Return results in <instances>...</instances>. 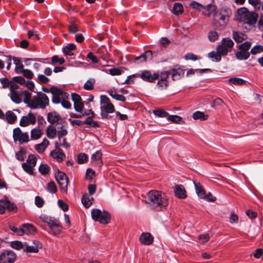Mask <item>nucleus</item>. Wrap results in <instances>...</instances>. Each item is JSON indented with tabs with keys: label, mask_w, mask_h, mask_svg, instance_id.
<instances>
[{
	"label": "nucleus",
	"mask_w": 263,
	"mask_h": 263,
	"mask_svg": "<svg viewBox=\"0 0 263 263\" xmlns=\"http://www.w3.org/2000/svg\"><path fill=\"white\" fill-rule=\"evenodd\" d=\"M209 7L208 16L213 15V26L215 29L223 30L229 21L230 15V10L224 8H221L216 11L217 7L211 4L208 5Z\"/></svg>",
	"instance_id": "obj_1"
},
{
	"label": "nucleus",
	"mask_w": 263,
	"mask_h": 263,
	"mask_svg": "<svg viewBox=\"0 0 263 263\" xmlns=\"http://www.w3.org/2000/svg\"><path fill=\"white\" fill-rule=\"evenodd\" d=\"M146 203L148 206L156 211H163L168 206V200L167 196L160 191L152 190L147 194Z\"/></svg>",
	"instance_id": "obj_2"
},
{
	"label": "nucleus",
	"mask_w": 263,
	"mask_h": 263,
	"mask_svg": "<svg viewBox=\"0 0 263 263\" xmlns=\"http://www.w3.org/2000/svg\"><path fill=\"white\" fill-rule=\"evenodd\" d=\"M237 19L245 24L253 25L256 23L258 15L254 12H250L245 8L238 9L237 11Z\"/></svg>",
	"instance_id": "obj_3"
},
{
	"label": "nucleus",
	"mask_w": 263,
	"mask_h": 263,
	"mask_svg": "<svg viewBox=\"0 0 263 263\" xmlns=\"http://www.w3.org/2000/svg\"><path fill=\"white\" fill-rule=\"evenodd\" d=\"M49 104V99L48 96L42 92H37L36 95L34 96L31 101V108H42L44 109Z\"/></svg>",
	"instance_id": "obj_4"
},
{
	"label": "nucleus",
	"mask_w": 263,
	"mask_h": 263,
	"mask_svg": "<svg viewBox=\"0 0 263 263\" xmlns=\"http://www.w3.org/2000/svg\"><path fill=\"white\" fill-rule=\"evenodd\" d=\"M91 217L95 221L101 224H108L110 221V215L106 211H101L98 209H93L91 212Z\"/></svg>",
	"instance_id": "obj_5"
},
{
	"label": "nucleus",
	"mask_w": 263,
	"mask_h": 263,
	"mask_svg": "<svg viewBox=\"0 0 263 263\" xmlns=\"http://www.w3.org/2000/svg\"><path fill=\"white\" fill-rule=\"evenodd\" d=\"M55 178L60 186L61 192L67 193L69 183V179L67 175L65 173L58 170V172L55 174Z\"/></svg>",
	"instance_id": "obj_6"
},
{
	"label": "nucleus",
	"mask_w": 263,
	"mask_h": 263,
	"mask_svg": "<svg viewBox=\"0 0 263 263\" xmlns=\"http://www.w3.org/2000/svg\"><path fill=\"white\" fill-rule=\"evenodd\" d=\"M36 157L34 155H29L26 162L22 163V166L23 170L29 175H33L34 167L36 164Z\"/></svg>",
	"instance_id": "obj_7"
},
{
	"label": "nucleus",
	"mask_w": 263,
	"mask_h": 263,
	"mask_svg": "<svg viewBox=\"0 0 263 263\" xmlns=\"http://www.w3.org/2000/svg\"><path fill=\"white\" fill-rule=\"evenodd\" d=\"M17 255L12 251L5 250L0 253V263H14Z\"/></svg>",
	"instance_id": "obj_8"
},
{
	"label": "nucleus",
	"mask_w": 263,
	"mask_h": 263,
	"mask_svg": "<svg viewBox=\"0 0 263 263\" xmlns=\"http://www.w3.org/2000/svg\"><path fill=\"white\" fill-rule=\"evenodd\" d=\"M159 71L152 73L151 71L145 70L138 73V77L144 81L149 83H155L156 81L159 78Z\"/></svg>",
	"instance_id": "obj_9"
},
{
	"label": "nucleus",
	"mask_w": 263,
	"mask_h": 263,
	"mask_svg": "<svg viewBox=\"0 0 263 263\" xmlns=\"http://www.w3.org/2000/svg\"><path fill=\"white\" fill-rule=\"evenodd\" d=\"M159 78L158 80L157 86L160 90L166 89L168 86L169 82L168 81L169 72L165 71H159Z\"/></svg>",
	"instance_id": "obj_10"
},
{
	"label": "nucleus",
	"mask_w": 263,
	"mask_h": 263,
	"mask_svg": "<svg viewBox=\"0 0 263 263\" xmlns=\"http://www.w3.org/2000/svg\"><path fill=\"white\" fill-rule=\"evenodd\" d=\"M169 72V75L172 74V79L173 81H177L181 79L184 74V70L181 66L176 64L168 70L165 71Z\"/></svg>",
	"instance_id": "obj_11"
},
{
	"label": "nucleus",
	"mask_w": 263,
	"mask_h": 263,
	"mask_svg": "<svg viewBox=\"0 0 263 263\" xmlns=\"http://www.w3.org/2000/svg\"><path fill=\"white\" fill-rule=\"evenodd\" d=\"M13 138L14 141H18L20 144L29 141V136L27 132L22 133L19 127L13 129Z\"/></svg>",
	"instance_id": "obj_12"
},
{
	"label": "nucleus",
	"mask_w": 263,
	"mask_h": 263,
	"mask_svg": "<svg viewBox=\"0 0 263 263\" xmlns=\"http://www.w3.org/2000/svg\"><path fill=\"white\" fill-rule=\"evenodd\" d=\"M101 108V116L103 119H110L112 118V116L109 115L110 113L115 111V109L114 105L111 103L108 104L102 105Z\"/></svg>",
	"instance_id": "obj_13"
},
{
	"label": "nucleus",
	"mask_w": 263,
	"mask_h": 263,
	"mask_svg": "<svg viewBox=\"0 0 263 263\" xmlns=\"http://www.w3.org/2000/svg\"><path fill=\"white\" fill-rule=\"evenodd\" d=\"M36 121L35 116L33 113L30 112L27 116L22 117L20 121V125L22 127H26L30 124L34 125Z\"/></svg>",
	"instance_id": "obj_14"
},
{
	"label": "nucleus",
	"mask_w": 263,
	"mask_h": 263,
	"mask_svg": "<svg viewBox=\"0 0 263 263\" xmlns=\"http://www.w3.org/2000/svg\"><path fill=\"white\" fill-rule=\"evenodd\" d=\"M139 240L142 244L150 245L153 243L154 238L149 233H143L139 237Z\"/></svg>",
	"instance_id": "obj_15"
},
{
	"label": "nucleus",
	"mask_w": 263,
	"mask_h": 263,
	"mask_svg": "<svg viewBox=\"0 0 263 263\" xmlns=\"http://www.w3.org/2000/svg\"><path fill=\"white\" fill-rule=\"evenodd\" d=\"M41 219L43 222L47 223L49 228L53 226H57V223L60 222L59 219L45 215H41Z\"/></svg>",
	"instance_id": "obj_16"
},
{
	"label": "nucleus",
	"mask_w": 263,
	"mask_h": 263,
	"mask_svg": "<svg viewBox=\"0 0 263 263\" xmlns=\"http://www.w3.org/2000/svg\"><path fill=\"white\" fill-rule=\"evenodd\" d=\"M147 59H152V52L150 50H147L140 55L136 57L134 60V62L139 64L146 61Z\"/></svg>",
	"instance_id": "obj_17"
},
{
	"label": "nucleus",
	"mask_w": 263,
	"mask_h": 263,
	"mask_svg": "<svg viewBox=\"0 0 263 263\" xmlns=\"http://www.w3.org/2000/svg\"><path fill=\"white\" fill-rule=\"evenodd\" d=\"M50 156L59 162L63 161L66 158V155L62 149L53 150L51 152Z\"/></svg>",
	"instance_id": "obj_18"
},
{
	"label": "nucleus",
	"mask_w": 263,
	"mask_h": 263,
	"mask_svg": "<svg viewBox=\"0 0 263 263\" xmlns=\"http://www.w3.org/2000/svg\"><path fill=\"white\" fill-rule=\"evenodd\" d=\"M174 192L175 196L180 199L186 197V191L183 185H176L174 187Z\"/></svg>",
	"instance_id": "obj_19"
},
{
	"label": "nucleus",
	"mask_w": 263,
	"mask_h": 263,
	"mask_svg": "<svg viewBox=\"0 0 263 263\" xmlns=\"http://www.w3.org/2000/svg\"><path fill=\"white\" fill-rule=\"evenodd\" d=\"M61 89L56 86L51 87V93L52 95V102L54 104H58L61 102Z\"/></svg>",
	"instance_id": "obj_20"
},
{
	"label": "nucleus",
	"mask_w": 263,
	"mask_h": 263,
	"mask_svg": "<svg viewBox=\"0 0 263 263\" xmlns=\"http://www.w3.org/2000/svg\"><path fill=\"white\" fill-rule=\"evenodd\" d=\"M23 235H33L36 233V228L32 224L26 223L22 224Z\"/></svg>",
	"instance_id": "obj_21"
},
{
	"label": "nucleus",
	"mask_w": 263,
	"mask_h": 263,
	"mask_svg": "<svg viewBox=\"0 0 263 263\" xmlns=\"http://www.w3.org/2000/svg\"><path fill=\"white\" fill-rule=\"evenodd\" d=\"M76 50V46L73 43L67 44L63 48V52L65 55L72 56L74 55V51Z\"/></svg>",
	"instance_id": "obj_22"
},
{
	"label": "nucleus",
	"mask_w": 263,
	"mask_h": 263,
	"mask_svg": "<svg viewBox=\"0 0 263 263\" xmlns=\"http://www.w3.org/2000/svg\"><path fill=\"white\" fill-rule=\"evenodd\" d=\"M61 119L60 115L55 111L50 112L47 114V121L51 124L59 122Z\"/></svg>",
	"instance_id": "obj_23"
},
{
	"label": "nucleus",
	"mask_w": 263,
	"mask_h": 263,
	"mask_svg": "<svg viewBox=\"0 0 263 263\" xmlns=\"http://www.w3.org/2000/svg\"><path fill=\"white\" fill-rule=\"evenodd\" d=\"M81 201L83 205L85 208H88L92 204L93 198L90 195L85 194L83 195Z\"/></svg>",
	"instance_id": "obj_24"
},
{
	"label": "nucleus",
	"mask_w": 263,
	"mask_h": 263,
	"mask_svg": "<svg viewBox=\"0 0 263 263\" xmlns=\"http://www.w3.org/2000/svg\"><path fill=\"white\" fill-rule=\"evenodd\" d=\"M17 120L16 115L11 110L7 111L6 113L5 120L9 124H14Z\"/></svg>",
	"instance_id": "obj_25"
},
{
	"label": "nucleus",
	"mask_w": 263,
	"mask_h": 263,
	"mask_svg": "<svg viewBox=\"0 0 263 263\" xmlns=\"http://www.w3.org/2000/svg\"><path fill=\"white\" fill-rule=\"evenodd\" d=\"M233 38L237 43H241L247 39V35L241 32L233 31L232 33Z\"/></svg>",
	"instance_id": "obj_26"
},
{
	"label": "nucleus",
	"mask_w": 263,
	"mask_h": 263,
	"mask_svg": "<svg viewBox=\"0 0 263 263\" xmlns=\"http://www.w3.org/2000/svg\"><path fill=\"white\" fill-rule=\"evenodd\" d=\"M194 184L198 196L200 199H204L205 198V193L202 185L199 183L194 182Z\"/></svg>",
	"instance_id": "obj_27"
},
{
	"label": "nucleus",
	"mask_w": 263,
	"mask_h": 263,
	"mask_svg": "<svg viewBox=\"0 0 263 263\" xmlns=\"http://www.w3.org/2000/svg\"><path fill=\"white\" fill-rule=\"evenodd\" d=\"M63 227L59 222L57 223V226H53L50 228V231L48 232L49 234L56 236L60 234L62 230Z\"/></svg>",
	"instance_id": "obj_28"
},
{
	"label": "nucleus",
	"mask_w": 263,
	"mask_h": 263,
	"mask_svg": "<svg viewBox=\"0 0 263 263\" xmlns=\"http://www.w3.org/2000/svg\"><path fill=\"white\" fill-rule=\"evenodd\" d=\"M14 64L15 65V71L17 73H20L23 69L24 65L21 63V59L17 57L13 58Z\"/></svg>",
	"instance_id": "obj_29"
},
{
	"label": "nucleus",
	"mask_w": 263,
	"mask_h": 263,
	"mask_svg": "<svg viewBox=\"0 0 263 263\" xmlns=\"http://www.w3.org/2000/svg\"><path fill=\"white\" fill-rule=\"evenodd\" d=\"M221 44L229 51H231V48L234 45V43L233 41L229 38H223L221 42Z\"/></svg>",
	"instance_id": "obj_30"
},
{
	"label": "nucleus",
	"mask_w": 263,
	"mask_h": 263,
	"mask_svg": "<svg viewBox=\"0 0 263 263\" xmlns=\"http://www.w3.org/2000/svg\"><path fill=\"white\" fill-rule=\"evenodd\" d=\"M109 95L114 99L120 101L122 102H124L126 100L125 97L122 95L118 94L116 93V91L114 90H110L108 92Z\"/></svg>",
	"instance_id": "obj_31"
},
{
	"label": "nucleus",
	"mask_w": 263,
	"mask_h": 263,
	"mask_svg": "<svg viewBox=\"0 0 263 263\" xmlns=\"http://www.w3.org/2000/svg\"><path fill=\"white\" fill-rule=\"evenodd\" d=\"M190 6L191 7H192L193 9L197 10L200 11L201 9H206L209 11V7H208V5L206 6H203L202 4L196 2V1H192L190 4Z\"/></svg>",
	"instance_id": "obj_32"
},
{
	"label": "nucleus",
	"mask_w": 263,
	"mask_h": 263,
	"mask_svg": "<svg viewBox=\"0 0 263 263\" xmlns=\"http://www.w3.org/2000/svg\"><path fill=\"white\" fill-rule=\"evenodd\" d=\"M96 81L93 78L88 79L84 85V88L86 90H91L94 89Z\"/></svg>",
	"instance_id": "obj_33"
},
{
	"label": "nucleus",
	"mask_w": 263,
	"mask_h": 263,
	"mask_svg": "<svg viewBox=\"0 0 263 263\" xmlns=\"http://www.w3.org/2000/svg\"><path fill=\"white\" fill-rule=\"evenodd\" d=\"M183 12V7L181 4L176 3L174 4L173 12L175 15H179Z\"/></svg>",
	"instance_id": "obj_34"
},
{
	"label": "nucleus",
	"mask_w": 263,
	"mask_h": 263,
	"mask_svg": "<svg viewBox=\"0 0 263 263\" xmlns=\"http://www.w3.org/2000/svg\"><path fill=\"white\" fill-rule=\"evenodd\" d=\"M250 52L249 51L239 50L236 53V58L240 60H246L249 58Z\"/></svg>",
	"instance_id": "obj_35"
},
{
	"label": "nucleus",
	"mask_w": 263,
	"mask_h": 263,
	"mask_svg": "<svg viewBox=\"0 0 263 263\" xmlns=\"http://www.w3.org/2000/svg\"><path fill=\"white\" fill-rule=\"evenodd\" d=\"M42 135L41 130L39 128H33L31 131V138L33 140L40 138Z\"/></svg>",
	"instance_id": "obj_36"
},
{
	"label": "nucleus",
	"mask_w": 263,
	"mask_h": 263,
	"mask_svg": "<svg viewBox=\"0 0 263 263\" xmlns=\"http://www.w3.org/2000/svg\"><path fill=\"white\" fill-rule=\"evenodd\" d=\"M47 136L50 139H53L57 135V130L55 127L49 126L46 131Z\"/></svg>",
	"instance_id": "obj_37"
},
{
	"label": "nucleus",
	"mask_w": 263,
	"mask_h": 263,
	"mask_svg": "<svg viewBox=\"0 0 263 263\" xmlns=\"http://www.w3.org/2000/svg\"><path fill=\"white\" fill-rule=\"evenodd\" d=\"M10 98L12 101L16 104H19L22 101L21 96L16 91H11Z\"/></svg>",
	"instance_id": "obj_38"
},
{
	"label": "nucleus",
	"mask_w": 263,
	"mask_h": 263,
	"mask_svg": "<svg viewBox=\"0 0 263 263\" xmlns=\"http://www.w3.org/2000/svg\"><path fill=\"white\" fill-rule=\"evenodd\" d=\"M24 98V102L25 104H27L28 106L31 108V101L32 100V98L31 99V93L28 91H23Z\"/></svg>",
	"instance_id": "obj_39"
},
{
	"label": "nucleus",
	"mask_w": 263,
	"mask_h": 263,
	"mask_svg": "<svg viewBox=\"0 0 263 263\" xmlns=\"http://www.w3.org/2000/svg\"><path fill=\"white\" fill-rule=\"evenodd\" d=\"M10 246L17 250H20L25 248V242L23 243L18 240L13 241L11 242Z\"/></svg>",
	"instance_id": "obj_40"
},
{
	"label": "nucleus",
	"mask_w": 263,
	"mask_h": 263,
	"mask_svg": "<svg viewBox=\"0 0 263 263\" xmlns=\"http://www.w3.org/2000/svg\"><path fill=\"white\" fill-rule=\"evenodd\" d=\"M24 251L28 253H37L39 252L38 247L29 246L27 242H25Z\"/></svg>",
	"instance_id": "obj_41"
},
{
	"label": "nucleus",
	"mask_w": 263,
	"mask_h": 263,
	"mask_svg": "<svg viewBox=\"0 0 263 263\" xmlns=\"http://www.w3.org/2000/svg\"><path fill=\"white\" fill-rule=\"evenodd\" d=\"M193 118L195 120L200 119L206 120L208 118V116L205 115L203 112L197 111L193 114Z\"/></svg>",
	"instance_id": "obj_42"
},
{
	"label": "nucleus",
	"mask_w": 263,
	"mask_h": 263,
	"mask_svg": "<svg viewBox=\"0 0 263 263\" xmlns=\"http://www.w3.org/2000/svg\"><path fill=\"white\" fill-rule=\"evenodd\" d=\"M50 170L49 166L46 164H41L39 168V171L42 175H47L49 173Z\"/></svg>",
	"instance_id": "obj_43"
},
{
	"label": "nucleus",
	"mask_w": 263,
	"mask_h": 263,
	"mask_svg": "<svg viewBox=\"0 0 263 263\" xmlns=\"http://www.w3.org/2000/svg\"><path fill=\"white\" fill-rule=\"evenodd\" d=\"M46 190L51 194H54L57 192V187L55 182L53 181L47 184Z\"/></svg>",
	"instance_id": "obj_44"
},
{
	"label": "nucleus",
	"mask_w": 263,
	"mask_h": 263,
	"mask_svg": "<svg viewBox=\"0 0 263 263\" xmlns=\"http://www.w3.org/2000/svg\"><path fill=\"white\" fill-rule=\"evenodd\" d=\"M221 55L217 51H211L209 53V57L212 59L213 61L219 62L221 60Z\"/></svg>",
	"instance_id": "obj_45"
},
{
	"label": "nucleus",
	"mask_w": 263,
	"mask_h": 263,
	"mask_svg": "<svg viewBox=\"0 0 263 263\" xmlns=\"http://www.w3.org/2000/svg\"><path fill=\"white\" fill-rule=\"evenodd\" d=\"M9 229L11 231H12L13 233L16 234L18 236H23V231L22 229V225L20 228H17L14 225H10Z\"/></svg>",
	"instance_id": "obj_46"
},
{
	"label": "nucleus",
	"mask_w": 263,
	"mask_h": 263,
	"mask_svg": "<svg viewBox=\"0 0 263 263\" xmlns=\"http://www.w3.org/2000/svg\"><path fill=\"white\" fill-rule=\"evenodd\" d=\"M229 82L236 85H242L246 83V81L239 78H232L229 79Z\"/></svg>",
	"instance_id": "obj_47"
},
{
	"label": "nucleus",
	"mask_w": 263,
	"mask_h": 263,
	"mask_svg": "<svg viewBox=\"0 0 263 263\" xmlns=\"http://www.w3.org/2000/svg\"><path fill=\"white\" fill-rule=\"evenodd\" d=\"M167 120L171 121L173 123L179 124L181 122L182 119L181 117L177 115H169L167 117Z\"/></svg>",
	"instance_id": "obj_48"
},
{
	"label": "nucleus",
	"mask_w": 263,
	"mask_h": 263,
	"mask_svg": "<svg viewBox=\"0 0 263 263\" xmlns=\"http://www.w3.org/2000/svg\"><path fill=\"white\" fill-rule=\"evenodd\" d=\"M26 153V151L23 148H21L15 153V157L18 160L22 161L24 160Z\"/></svg>",
	"instance_id": "obj_49"
},
{
	"label": "nucleus",
	"mask_w": 263,
	"mask_h": 263,
	"mask_svg": "<svg viewBox=\"0 0 263 263\" xmlns=\"http://www.w3.org/2000/svg\"><path fill=\"white\" fill-rule=\"evenodd\" d=\"M216 50L218 53H220V54L222 56L227 55L228 53L230 51L221 44L217 47Z\"/></svg>",
	"instance_id": "obj_50"
},
{
	"label": "nucleus",
	"mask_w": 263,
	"mask_h": 263,
	"mask_svg": "<svg viewBox=\"0 0 263 263\" xmlns=\"http://www.w3.org/2000/svg\"><path fill=\"white\" fill-rule=\"evenodd\" d=\"M153 113L155 115L161 118L167 117L168 114L163 109H156L153 110Z\"/></svg>",
	"instance_id": "obj_51"
},
{
	"label": "nucleus",
	"mask_w": 263,
	"mask_h": 263,
	"mask_svg": "<svg viewBox=\"0 0 263 263\" xmlns=\"http://www.w3.org/2000/svg\"><path fill=\"white\" fill-rule=\"evenodd\" d=\"M218 35L216 31H211L208 34V39L211 42H215L218 40Z\"/></svg>",
	"instance_id": "obj_52"
},
{
	"label": "nucleus",
	"mask_w": 263,
	"mask_h": 263,
	"mask_svg": "<svg viewBox=\"0 0 263 263\" xmlns=\"http://www.w3.org/2000/svg\"><path fill=\"white\" fill-rule=\"evenodd\" d=\"M102 155L101 151H98L91 155V159L92 161H101Z\"/></svg>",
	"instance_id": "obj_53"
},
{
	"label": "nucleus",
	"mask_w": 263,
	"mask_h": 263,
	"mask_svg": "<svg viewBox=\"0 0 263 263\" xmlns=\"http://www.w3.org/2000/svg\"><path fill=\"white\" fill-rule=\"evenodd\" d=\"M136 77H138V73L134 74L127 77V79L123 83V84H133L135 83L134 79Z\"/></svg>",
	"instance_id": "obj_54"
},
{
	"label": "nucleus",
	"mask_w": 263,
	"mask_h": 263,
	"mask_svg": "<svg viewBox=\"0 0 263 263\" xmlns=\"http://www.w3.org/2000/svg\"><path fill=\"white\" fill-rule=\"evenodd\" d=\"M263 51V47L261 45H256L253 47L250 51V53L252 54L261 53Z\"/></svg>",
	"instance_id": "obj_55"
},
{
	"label": "nucleus",
	"mask_w": 263,
	"mask_h": 263,
	"mask_svg": "<svg viewBox=\"0 0 263 263\" xmlns=\"http://www.w3.org/2000/svg\"><path fill=\"white\" fill-rule=\"evenodd\" d=\"M251 46V44L249 42L247 41L239 45V49L242 51H248Z\"/></svg>",
	"instance_id": "obj_56"
},
{
	"label": "nucleus",
	"mask_w": 263,
	"mask_h": 263,
	"mask_svg": "<svg viewBox=\"0 0 263 263\" xmlns=\"http://www.w3.org/2000/svg\"><path fill=\"white\" fill-rule=\"evenodd\" d=\"M88 157L85 154H80L78 156V162L83 164L87 161Z\"/></svg>",
	"instance_id": "obj_57"
},
{
	"label": "nucleus",
	"mask_w": 263,
	"mask_h": 263,
	"mask_svg": "<svg viewBox=\"0 0 263 263\" xmlns=\"http://www.w3.org/2000/svg\"><path fill=\"white\" fill-rule=\"evenodd\" d=\"M83 107H84V104L82 102V101H80L78 102H75V103H74V109L77 112H81L82 111Z\"/></svg>",
	"instance_id": "obj_58"
},
{
	"label": "nucleus",
	"mask_w": 263,
	"mask_h": 263,
	"mask_svg": "<svg viewBox=\"0 0 263 263\" xmlns=\"http://www.w3.org/2000/svg\"><path fill=\"white\" fill-rule=\"evenodd\" d=\"M63 126L61 127V130L57 132V137L59 140H60L62 137L66 136L68 134V131L66 129H63Z\"/></svg>",
	"instance_id": "obj_59"
},
{
	"label": "nucleus",
	"mask_w": 263,
	"mask_h": 263,
	"mask_svg": "<svg viewBox=\"0 0 263 263\" xmlns=\"http://www.w3.org/2000/svg\"><path fill=\"white\" fill-rule=\"evenodd\" d=\"M23 74V75L27 79H31L33 77V72L29 69H24L21 70V72Z\"/></svg>",
	"instance_id": "obj_60"
},
{
	"label": "nucleus",
	"mask_w": 263,
	"mask_h": 263,
	"mask_svg": "<svg viewBox=\"0 0 263 263\" xmlns=\"http://www.w3.org/2000/svg\"><path fill=\"white\" fill-rule=\"evenodd\" d=\"M209 238L210 237L208 234L200 235L199 236V243L201 244H204L209 241Z\"/></svg>",
	"instance_id": "obj_61"
},
{
	"label": "nucleus",
	"mask_w": 263,
	"mask_h": 263,
	"mask_svg": "<svg viewBox=\"0 0 263 263\" xmlns=\"http://www.w3.org/2000/svg\"><path fill=\"white\" fill-rule=\"evenodd\" d=\"M223 101L220 98H217L215 99L212 104V107L213 108H217L218 106H222L223 104Z\"/></svg>",
	"instance_id": "obj_62"
},
{
	"label": "nucleus",
	"mask_w": 263,
	"mask_h": 263,
	"mask_svg": "<svg viewBox=\"0 0 263 263\" xmlns=\"http://www.w3.org/2000/svg\"><path fill=\"white\" fill-rule=\"evenodd\" d=\"M87 58L89 59L92 63L97 64L99 63V60L97 57L91 52H89L87 55Z\"/></svg>",
	"instance_id": "obj_63"
},
{
	"label": "nucleus",
	"mask_w": 263,
	"mask_h": 263,
	"mask_svg": "<svg viewBox=\"0 0 263 263\" xmlns=\"http://www.w3.org/2000/svg\"><path fill=\"white\" fill-rule=\"evenodd\" d=\"M35 204L38 208H42L44 204V200L40 196L35 198Z\"/></svg>",
	"instance_id": "obj_64"
}]
</instances>
